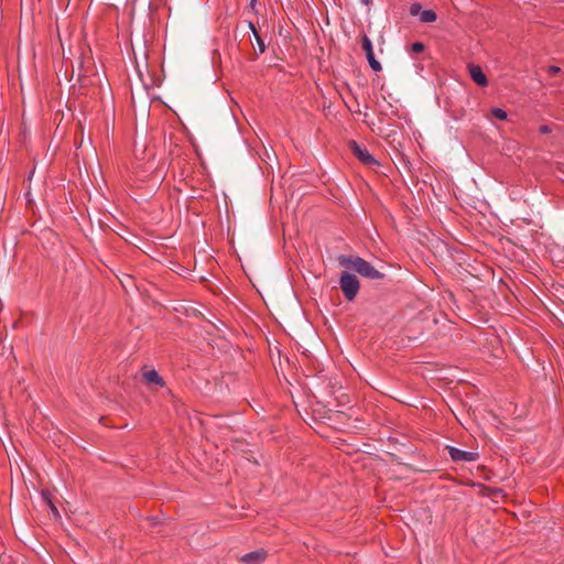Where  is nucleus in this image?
I'll return each instance as SVG.
<instances>
[{
  "label": "nucleus",
  "instance_id": "f257e3e1",
  "mask_svg": "<svg viewBox=\"0 0 564 564\" xmlns=\"http://www.w3.org/2000/svg\"><path fill=\"white\" fill-rule=\"evenodd\" d=\"M338 261L341 265L355 270L357 273L367 279L378 280L382 278V274L375 267H372L368 261L360 257L340 256Z\"/></svg>",
  "mask_w": 564,
  "mask_h": 564
},
{
  "label": "nucleus",
  "instance_id": "f03ea898",
  "mask_svg": "<svg viewBox=\"0 0 564 564\" xmlns=\"http://www.w3.org/2000/svg\"><path fill=\"white\" fill-rule=\"evenodd\" d=\"M339 286L348 301H352L360 288L357 276L352 273L344 271L339 279Z\"/></svg>",
  "mask_w": 564,
  "mask_h": 564
},
{
  "label": "nucleus",
  "instance_id": "7ed1b4c3",
  "mask_svg": "<svg viewBox=\"0 0 564 564\" xmlns=\"http://www.w3.org/2000/svg\"><path fill=\"white\" fill-rule=\"evenodd\" d=\"M449 456L455 462H475L478 458V453L467 452L456 447H448Z\"/></svg>",
  "mask_w": 564,
  "mask_h": 564
},
{
  "label": "nucleus",
  "instance_id": "20e7f679",
  "mask_svg": "<svg viewBox=\"0 0 564 564\" xmlns=\"http://www.w3.org/2000/svg\"><path fill=\"white\" fill-rule=\"evenodd\" d=\"M351 149L354 151V154L364 163L367 165L376 164L377 161L375 158L369 153V151L365 148H361L356 142H352Z\"/></svg>",
  "mask_w": 564,
  "mask_h": 564
},
{
  "label": "nucleus",
  "instance_id": "39448f33",
  "mask_svg": "<svg viewBox=\"0 0 564 564\" xmlns=\"http://www.w3.org/2000/svg\"><path fill=\"white\" fill-rule=\"evenodd\" d=\"M469 75L477 85L481 87L487 86L488 80L480 66L469 65Z\"/></svg>",
  "mask_w": 564,
  "mask_h": 564
},
{
  "label": "nucleus",
  "instance_id": "423d86ee",
  "mask_svg": "<svg viewBox=\"0 0 564 564\" xmlns=\"http://www.w3.org/2000/svg\"><path fill=\"white\" fill-rule=\"evenodd\" d=\"M264 551H253L242 556V564H261L265 557Z\"/></svg>",
  "mask_w": 564,
  "mask_h": 564
},
{
  "label": "nucleus",
  "instance_id": "0eeeda50",
  "mask_svg": "<svg viewBox=\"0 0 564 564\" xmlns=\"http://www.w3.org/2000/svg\"><path fill=\"white\" fill-rule=\"evenodd\" d=\"M143 378L144 380L148 382V383H151V384H158V386H162L163 384V380L162 378L160 377V375L158 373L156 370L154 369H151V370H145L143 372Z\"/></svg>",
  "mask_w": 564,
  "mask_h": 564
},
{
  "label": "nucleus",
  "instance_id": "6e6552de",
  "mask_svg": "<svg viewBox=\"0 0 564 564\" xmlns=\"http://www.w3.org/2000/svg\"><path fill=\"white\" fill-rule=\"evenodd\" d=\"M249 28L254 35L256 42L258 44L259 53H261V54L264 53L265 44H264L263 40L261 39V36L258 34V32L254 28V24L252 22H249Z\"/></svg>",
  "mask_w": 564,
  "mask_h": 564
},
{
  "label": "nucleus",
  "instance_id": "1a4fd4ad",
  "mask_svg": "<svg viewBox=\"0 0 564 564\" xmlns=\"http://www.w3.org/2000/svg\"><path fill=\"white\" fill-rule=\"evenodd\" d=\"M436 20V13L432 10H423L420 13V21L424 23H432Z\"/></svg>",
  "mask_w": 564,
  "mask_h": 564
},
{
  "label": "nucleus",
  "instance_id": "9d476101",
  "mask_svg": "<svg viewBox=\"0 0 564 564\" xmlns=\"http://www.w3.org/2000/svg\"><path fill=\"white\" fill-rule=\"evenodd\" d=\"M361 47L365 51L366 56L373 54L372 43H371L370 39L366 35L362 37Z\"/></svg>",
  "mask_w": 564,
  "mask_h": 564
},
{
  "label": "nucleus",
  "instance_id": "9b49d317",
  "mask_svg": "<svg viewBox=\"0 0 564 564\" xmlns=\"http://www.w3.org/2000/svg\"><path fill=\"white\" fill-rule=\"evenodd\" d=\"M42 497H43V500L47 503L52 514L56 518L58 516V510L55 507V505L52 502V500L50 499V496L47 494L43 492Z\"/></svg>",
  "mask_w": 564,
  "mask_h": 564
},
{
  "label": "nucleus",
  "instance_id": "f8f14e48",
  "mask_svg": "<svg viewBox=\"0 0 564 564\" xmlns=\"http://www.w3.org/2000/svg\"><path fill=\"white\" fill-rule=\"evenodd\" d=\"M368 63L375 72L381 70V64L375 58V54L367 55Z\"/></svg>",
  "mask_w": 564,
  "mask_h": 564
},
{
  "label": "nucleus",
  "instance_id": "ddd939ff",
  "mask_svg": "<svg viewBox=\"0 0 564 564\" xmlns=\"http://www.w3.org/2000/svg\"><path fill=\"white\" fill-rule=\"evenodd\" d=\"M491 115L498 120L507 119V112L501 108H492Z\"/></svg>",
  "mask_w": 564,
  "mask_h": 564
},
{
  "label": "nucleus",
  "instance_id": "4468645a",
  "mask_svg": "<svg viewBox=\"0 0 564 564\" xmlns=\"http://www.w3.org/2000/svg\"><path fill=\"white\" fill-rule=\"evenodd\" d=\"M410 13H411L412 15H417V14H420V13H421V6H420L419 3H414V4H412V6H411V8H410Z\"/></svg>",
  "mask_w": 564,
  "mask_h": 564
},
{
  "label": "nucleus",
  "instance_id": "2eb2a0df",
  "mask_svg": "<svg viewBox=\"0 0 564 564\" xmlns=\"http://www.w3.org/2000/svg\"><path fill=\"white\" fill-rule=\"evenodd\" d=\"M424 50V45L421 42H415L412 44V51L414 53H421Z\"/></svg>",
  "mask_w": 564,
  "mask_h": 564
},
{
  "label": "nucleus",
  "instance_id": "dca6fc26",
  "mask_svg": "<svg viewBox=\"0 0 564 564\" xmlns=\"http://www.w3.org/2000/svg\"><path fill=\"white\" fill-rule=\"evenodd\" d=\"M560 70H561V69H560V67L554 66V65H552V66H550V67L547 68V73H549L550 75H552V76H554V75L558 74V73H560Z\"/></svg>",
  "mask_w": 564,
  "mask_h": 564
},
{
  "label": "nucleus",
  "instance_id": "f3484780",
  "mask_svg": "<svg viewBox=\"0 0 564 564\" xmlns=\"http://www.w3.org/2000/svg\"><path fill=\"white\" fill-rule=\"evenodd\" d=\"M541 132H542V133H547V132H550L549 127H546V126L541 127Z\"/></svg>",
  "mask_w": 564,
  "mask_h": 564
},
{
  "label": "nucleus",
  "instance_id": "a211bd4d",
  "mask_svg": "<svg viewBox=\"0 0 564 564\" xmlns=\"http://www.w3.org/2000/svg\"><path fill=\"white\" fill-rule=\"evenodd\" d=\"M371 0H360V2L365 6H368L370 3Z\"/></svg>",
  "mask_w": 564,
  "mask_h": 564
},
{
  "label": "nucleus",
  "instance_id": "6ab92c4d",
  "mask_svg": "<svg viewBox=\"0 0 564 564\" xmlns=\"http://www.w3.org/2000/svg\"><path fill=\"white\" fill-rule=\"evenodd\" d=\"M257 0H250V6L254 8Z\"/></svg>",
  "mask_w": 564,
  "mask_h": 564
}]
</instances>
